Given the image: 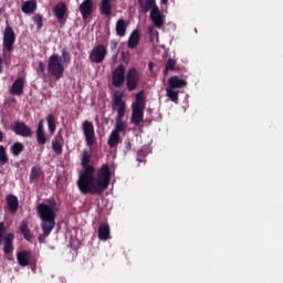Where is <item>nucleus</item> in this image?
<instances>
[{"label": "nucleus", "mask_w": 283, "mask_h": 283, "mask_svg": "<svg viewBox=\"0 0 283 283\" xmlns=\"http://www.w3.org/2000/svg\"><path fill=\"white\" fill-rule=\"evenodd\" d=\"M125 144H126V151L125 153H129V150H132V148H133V144H132L130 139H127L125 142Z\"/></svg>", "instance_id": "42"}, {"label": "nucleus", "mask_w": 283, "mask_h": 283, "mask_svg": "<svg viewBox=\"0 0 283 283\" xmlns=\"http://www.w3.org/2000/svg\"><path fill=\"white\" fill-rule=\"evenodd\" d=\"M154 66H155L154 62H148L149 71H154Z\"/></svg>", "instance_id": "46"}, {"label": "nucleus", "mask_w": 283, "mask_h": 283, "mask_svg": "<svg viewBox=\"0 0 283 283\" xmlns=\"http://www.w3.org/2000/svg\"><path fill=\"white\" fill-rule=\"evenodd\" d=\"M12 130L13 133H15V135H20L21 137H32L33 135V130L31 126H28L25 122H20V120L14 122L12 126Z\"/></svg>", "instance_id": "11"}, {"label": "nucleus", "mask_w": 283, "mask_h": 283, "mask_svg": "<svg viewBox=\"0 0 283 283\" xmlns=\"http://www.w3.org/2000/svg\"><path fill=\"white\" fill-rule=\"evenodd\" d=\"M176 60H174L172 57H168L166 65H165V70H164V75H167L169 71H178V69L176 67Z\"/></svg>", "instance_id": "33"}, {"label": "nucleus", "mask_w": 283, "mask_h": 283, "mask_svg": "<svg viewBox=\"0 0 283 283\" xmlns=\"http://www.w3.org/2000/svg\"><path fill=\"white\" fill-rule=\"evenodd\" d=\"M132 108H133V113H132L130 122L132 124H135V126H138L140 122H144V118H143L142 108H139L136 99L133 103Z\"/></svg>", "instance_id": "15"}, {"label": "nucleus", "mask_w": 283, "mask_h": 283, "mask_svg": "<svg viewBox=\"0 0 283 283\" xmlns=\"http://www.w3.org/2000/svg\"><path fill=\"white\" fill-rule=\"evenodd\" d=\"M25 146L23 142H14L12 146L10 147V151L14 157H18L21 155V153L24 150Z\"/></svg>", "instance_id": "29"}, {"label": "nucleus", "mask_w": 283, "mask_h": 283, "mask_svg": "<svg viewBox=\"0 0 283 283\" xmlns=\"http://www.w3.org/2000/svg\"><path fill=\"white\" fill-rule=\"evenodd\" d=\"M2 242H3V237H0V245H1Z\"/></svg>", "instance_id": "49"}, {"label": "nucleus", "mask_w": 283, "mask_h": 283, "mask_svg": "<svg viewBox=\"0 0 283 283\" xmlns=\"http://www.w3.org/2000/svg\"><path fill=\"white\" fill-rule=\"evenodd\" d=\"M115 122L117 126V135H120L122 132L126 130L127 122H124V116H116Z\"/></svg>", "instance_id": "32"}, {"label": "nucleus", "mask_w": 283, "mask_h": 283, "mask_svg": "<svg viewBox=\"0 0 283 283\" xmlns=\"http://www.w3.org/2000/svg\"><path fill=\"white\" fill-rule=\"evenodd\" d=\"M140 42V34L138 29H135L128 38V49H136Z\"/></svg>", "instance_id": "24"}, {"label": "nucleus", "mask_w": 283, "mask_h": 283, "mask_svg": "<svg viewBox=\"0 0 283 283\" xmlns=\"http://www.w3.org/2000/svg\"><path fill=\"white\" fill-rule=\"evenodd\" d=\"M6 202L8 205L10 212H18L19 210V199L17 195L10 193L6 196Z\"/></svg>", "instance_id": "19"}, {"label": "nucleus", "mask_w": 283, "mask_h": 283, "mask_svg": "<svg viewBox=\"0 0 283 283\" xmlns=\"http://www.w3.org/2000/svg\"><path fill=\"white\" fill-rule=\"evenodd\" d=\"M72 60L71 53H69L67 49H62V57L59 53H53L50 55L48 60V71L49 73L55 77V80H61L64 75L65 64H70Z\"/></svg>", "instance_id": "2"}, {"label": "nucleus", "mask_w": 283, "mask_h": 283, "mask_svg": "<svg viewBox=\"0 0 283 283\" xmlns=\"http://www.w3.org/2000/svg\"><path fill=\"white\" fill-rule=\"evenodd\" d=\"M0 164L3 166L4 164H9V157L6 147L0 145Z\"/></svg>", "instance_id": "38"}, {"label": "nucleus", "mask_w": 283, "mask_h": 283, "mask_svg": "<svg viewBox=\"0 0 283 283\" xmlns=\"http://www.w3.org/2000/svg\"><path fill=\"white\" fill-rule=\"evenodd\" d=\"M52 148L56 155H62L63 143L59 138L52 140Z\"/></svg>", "instance_id": "36"}, {"label": "nucleus", "mask_w": 283, "mask_h": 283, "mask_svg": "<svg viewBox=\"0 0 283 283\" xmlns=\"http://www.w3.org/2000/svg\"><path fill=\"white\" fill-rule=\"evenodd\" d=\"M115 31H116L117 35H119L120 38L126 35L127 24L123 18L117 20L116 25H115Z\"/></svg>", "instance_id": "27"}, {"label": "nucleus", "mask_w": 283, "mask_h": 283, "mask_svg": "<svg viewBox=\"0 0 283 283\" xmlns=\"http://www.w3.org/2000/svg\"><path fill=\"white\" fill-rule=\"evenodd\" d=\"M137 2L142 13H148V11L151 12L154 4H156V0H137Z\"/></svg>", "instance_id": "23"}, {"label": "nucleus", "mask_w": 283, "mask_h": 283, "mask_svg": "<svg viewBox=\"0 0 283 283\" xmlns=\"http://www.w3.org/2000/svg\"><path fill=\"white\" fill-rule=\"evenodd\" d=\"M99 11L104 15H107V17L112 15V12H113L112 0H102V2L99 3Z\"/></svg>", "instance_id": "25"}, {"label": "nucleus", "mask_w": 283, "mask_h": 283, "mask_svg": "<svg viewBox=\"0 0 283 283\" xmlns=\"http://www.w3.org/2000/svg\"><path fill=\"white\" fill-rule=\"evenodd\" d=\"M123 139L120 135H118L117 122L115 120V127L108 135L107 144L111 148H116L118 144H122Z\"/></svg>", "instance_id": "14"}, {"label": "nucleus", "mask_w": 283, "mask_h": 283, "mask_svg": "<svg viewBox=\"0 0 283 283\" xmlns=\"http://www.w3.org/2000/svg\"><path fill=\"white\" fill-rule=\"evenodd\" d=\"M150 20L154 22V24H155V27H157V29H161V27H164V24H165V18H164L159 7H157L156 0H155V4H153V7H151Z\"/></svg>", "instance_id": "12"}, {"label": "nucleus", "mask_w": 283, "mask_h": 283, "mask_svg": "<svg viewBox=\"0 0 283 283\" xmlns=\"http://www.w3.org/2000/svg\"><path fill=\"white\" fill-rule=\"evenodd\" d=\"M125 80H126L125 64H118L117 69L113 71V80H112L113 86H116L117 88H119L120 86H123Z\"/></svg>", "instance_id": "10"}, {"label": "nucleus", "mask_w": 283, "mask_h": 283, "mask_svg": "<svg viewBox=\"0 0 283 283\" xmlns=\"http://www.w3.org/2000/svg\"><path fill=\"white\" fill-rule=\"evenodd\" d=\"M147 155H148V148L146 146H143V148H139V150H137V161L139 163L145 161Z\"/></svg>", "instance_id": "39"}, {"label": "nucleus", "mask_w": 283, "mask_h": 283, "mask_svg": "<svg viewBox=\"0 0 283 283\" xmlns=\"http://www.w3.org/2000/svg\"><path fill=\"white\" fill-rule=\"evenodd\" d=\"M13 239H14L13 232H9V233L4 237L3 252H4L6 254H9L10 252H13V250H14Z\"/></svg>", "instance_id": "21"}, {"label": "nucleus", "mask_w": 283, "mask_h": 283, "mask_svg": "<svg viewBox=\"0 0 283 283\" xmlns=\"http://www.w3.org/2000/svg\"><path fill=\"white\" fill-rule=\"evenodd\" d=\"M98 237L99 239L106 241L107 239L111 238V228L108 226V223H101L98 230Z\"/></svg>", "instance_id": "26"}, {"label": "nucleus", "mask_w": 283, "mask_h": 283, "mask_svg": "<svg viewBox=\"0 0 283 283\" xmlns=\"http://www.w3.org/2000/svg\"><path fill=\"white\" fill-rule=\"evenodd\" d=\"M17 260L20 266H29L31 252L29 250H21L20 252H17Z\"/></svg>", "instance_id": "16"}, {"label": "nucleus", "mask_w": 283, "mask_h": 283, "mask_svg": "<svg viewBox=\"0 0 283 283\" xmlns=\"http://www.w3.org/2000/svg\"><path fill=\"white\" fill-rule=\"evenodd\" d=\"M15 39L17 36L14 30L12 29V27H10V24H7L3 33V49L9 51V53L13 51Z\"/></svg>", "instance_id": "7"}, {"label": "nucleus", "mask_w": 283, "mask_h": 283, "mask_svg": "<svg viewBox=\"0 0 283 283\" xmlns=\"http://www.w3.org/2000/svg\"><path fill=\"white\" fill-rule=\"evenodd\" d=\"M33 21L36 24V29H42V27H43V15L38 13V15H34Z\"/></svg>", "instance_id": "41"}, {"label": "nucleus", "mask_w": 283, "mask_h": 283, "mask_svg": "<svg viewBox=\"0 0 283 283\" xmlns=\"http://www.w3.org/2000/svg\"><path fill=\"white\" fill-rule=\"evenodd\" d=\"M166 94L169 97V99H171V102H175L176 104H178L179 102V91H175V88L172 86H169L166 88Z\"/></svg>", "instance_id": "31"}, {"label": "nucleus", "mask_w": 283, "mask_h": 283, "mask_svg": "<svg viewBox=\"0 0 283 283\" xmlns=\"http://www.w3.org/2000/svg\"><path fill=\"white\" fill-rule=\"evenodd\" d=\"M42 175V170L41 168H39L38 166H32L31 168V172H30V181H35L36 179H39Z\"/></svg>", "instance_id": "35"}, {"label": "nucleus", "mask_w": 283, "mask_h": 283, "mask_svg": "<svg viewBox=\"0 0 283 283\" xmlns=\"http://www.w3.org/2000/svg\"><path fill=\"white\" fill-rule=\"evenodd\" d=\"M38 214L41 219V228L43 230V234L44 237H49L53 228H55L56 226V214L53 206H51L50 203H39Z\"/></svg>", "instance_id": "3"}, {"label": "nucleus", "mask_w": 283, "mask_h": 283, "mask_svg": "<svg viewBox=\"0 0 283 283\" xmlns=\"http://www.w3.org/2000/svg\"><path fill=\"white\" fill-rule=\"evenodd\" d=\"M4 230H6L4 223H3V221H0V237H3Z\"/></svg>", "instance_id": "43"}, {"label": "nucleus", "mask_w": 283, "mask_h": 283, "mask_svg": "<svg viewBox=\"0 0 283 283\" xmlns=\"http://www.w3.org/2000/svg\"><path fill=\"white\" fill-rule=\"evenodd\" d=\"M46 122H48V126H49V130H50L51 135H54V133L56 130V122H55V117L52 113H50L48 115Z\"/></svg>", "instance_id": "34"}, {"label": "nucleus", "mask_w": 283, "mask_h": 283, "mask_svg": "<svg viewBox=\"0 0 283 283\" xmlns=\"http://www.w3.org/2000/svg\"><path fill=\"white\" fill-rule=\"evenodd\" d=\"M117 42H116V40H112V42H111V50L112 51H114L115 49H117Z\"/></svg>", "instance_id": "44"}, {"label": "nucleus", "mask_w": 283, "mask_h": 283, "mask_svg": "<svg viewBox=\"0 0 283 283\" xmlns=\"http://www.w3.org/2000/svg\"><path fill=\"white\" fill-rule=\"evenodd\" d=\"M23 91H24V80H23V77H18L12 83L10 93H11V95H22Z\"/></svg>", "instance_id": "17"}, {"label": "nucleus", "mask_w": 283, "mask_h": 283, "mask_svg": "<svg viewBox=\"0 0 283 283\" xmlns=\"http://www.w3.org/2000/svg\"><path fill=\"white\" fill-rule=\"evenodd\" d=\"M163 4H168L169 0H160Z\"/></svg>", "instance_id": "48"}, {"label": "nucleus", "mask_w": 283, "mask_h": 283, "mask_svg": "<svg viewBox=\"0 0 283 283\" xmlns=\"http://www.w3.org/2000/svg\"><path fill=\"white\" fill-rule=\"evenodd\" d=\"M187 80H182V77H179V75H172L168 80V85L172 88H182L184 86H187Z\"/></svg>", "instance_id": "20"}, {"label": "nucleus", "mask_w": 283, "mask_h": 283, "mask_svg": "<svg viewBox=\"0 0 283 283\" xmlns=\"http://www.w3.org/2000/svg\"><path fill=\"white\" fill-rule=\"evenodd\" d=\"M106 55H107V49L105 44H97V46H93L88 55V59L91 62L101 64L102 62H104Z\"/></svg>", "instance_id": "6"}, {"label": "nucleus", "mask_w": 283, "mask_h": 283, "mask_svg": "<svg viewBox=\"0 0 283 283\" xmlns=\"http://www.w3.org/2000/svg\"><path fill=\"white\" fill-rule=\"evenodd\" d=\"M78 9L82 18L87 20V18H90L94 11V0H83V2L78 6Z\"/></svg>", "instance_id": "13"}, {"label": "nucleus", "mask_w": 283, "mask_h": 283, "mask_svg": "<svg viewBox=\"0 0 283 283\" xmlns=\"http://www.w3.org/2000/svg\"><path fill=\"white\" fill-rule=\"evenodd\" d=\"M36 73H38V75H40V77H43V78L46 77L45 64H44V62L42 60L39 62V66L36 69Z\"/></svg>", "instance_id": "40"}, {"label": "nucleus", "mask_w": 283, "mask_h": 283, "mask_svg": "<svg viewBox=\"0 0 283 283\" xmlns=\"http://www.w3.org/2000/svg\"><path fill=\"white\" fill-rule=\"evenodd\" d=\"M81 165L83 171L80 172L77 178L78 189L83 195H101L106 190L112 181V170L108 164H103L97 170V176H95L96 168L91 164L90 150L84 149L82 153Z\"/></svg>", "instance_id": "1"}, {"label": "nucleus", "mask_w": 283, "mask_h": 283, "mask_svg": "<svg viewBox=\"0 0 283 283\" xmlns=\"http://www.w3.org/2000/svg\"><path fill=\"white\" fill-rule=\"evenodd\" d=\"M36 1L35 0H27L23 4H22V11L23 13H34V11H36Z\"/></svg>", "instance_id": "28"}, {"label": "nucleus", "mask_w": 283, "mask_h": 283, "mask_svg": "<svg viewBox=\"0 0 283 283\" xmlns=\"http://www.w3.org/2000/svg\"><path fill=\"white\" fill-rule=\"evenodd\" d=\"M20 232L23 234V237H24V239H27V241H31L33 234L29 228L28 219H22V221L20 223Z\"/></svg>", "instance_id": "22"}, {"label": "nucleus", "mask_w": 283, "mask_h": 283, "mask_svg": "<svg viewBox=\"0 0 283 283\" xmlns=\"http://www.w3.org/2000/svg\"><path fill=\"white\" fill-rule=\"evenodd\" d=\"M148 35H149V41L155 44L156 40L159 39V33L155 27H148Z\"/></svg>", "instance_id": "37"}, {"label": "nucleus", "mask_w": 283, "mask_h": 283, "mask_svg": "<svg viewBox=\"0 0 283 283\" xmlns=\"http://www.w3.org/2000/svg\"><path fill=\"white\" fill-rule=\"evenodd\" d=\"M124 91H115L113 94V111L117 112V116H125L127 104L124 99Z\"/></svg>", "instance_id": "4"}, {"label": "nucleus", "mask_w": 283, "mask_h": 283, "mask_svg": "<svg viewBox=\"0 0 283 283\" xmlns=\"http://www.w3.org/2000/svg\"><path fill=\"white\" fill-rule=\"evenodd\" d=\"M138 107L142 111V118L144 119V115H145V106H146V99L144 97V92L139 91V93H137L136 97H135Z\"/></svg>", "instance_id": "30"}, {"label": "nucleus", "mask_w": 283, "mask_h": 283, "mask_svg": "<svg viewBox=\"0 0 283 283\" xmlns=\"http://www.w3.org/2000/svg\"><path fill=\"white\" fill-rule=\"evenodd\" d=\"M36 142L38 144H46L48 137L44 130V119H40L36 128Z\"/></svg>", "instance_id": "18"}, {"label": "nucleus", "mask_w": 283, "mask_h": 283, "mask_svg": "<svg viewBox=\"0 0 283 283\" xmlns=\"http://www.w3.org/2000/svg\"><path fill=\"white\" fill-rule=\"evenodd\" d=\"M82 129L85 135V142L87 146H94L96 142V134H95V127L93 122H90V119H85L82 123Z\"/></svg>", "instance_id": "5"}, {"label": "nucleus", "mask_w": 283, "mask_h": 283, "mask_svg": "<svg viewBox=\"0 0 283 283\" xmlns=\"http://www.w3.org/2000/svg\"><path fill=\"white\" fill-rule=\"evenodd\" d=\"M53 13L55 18H57V22L61 28L65 27L66 24V13H67V4L66 2H57L53 9Z\"/></svg>", "instance_id": "9"}, {"label": "nucleus", "mask_w": 283, "mask_h": 283, "mask_svg": "<svg viewBox=\"0 0 283 283\" xmlns=\"http://www.w3.org/2000/svg\"><path fill=\"white\" fill-rule=\"evenodd\" d=\"M140 82V73L138 69H129L126 74V86L128 91H135Z\"/></svg>", "instance_id": "8"}, {"label": "nucleus", "mask_w": 283, "mask_h": 283, "mask_svg": "<svg viewBox=\"0 0 283 283\" xmlns=\"http://www.w3.org/2000/svg\"><path fill=\"white\" fill-rule=\"evenodd\" d=\"M60 139H63V136H62V135L60 136Z\"/></svg>", "instance_id": "50"}, {"label": "nucleus", "mask_w": 283, "mask_h": 283, "mask_svg": "<svg viewBox=\"0 0 283 283\" xmlns=\"http://www.w3.org/2000/svg\"><path fill=\"white\" fill-rule=\"evenodd\" d=\"M2 63H3V57H1V55H0V73H3Z\"/></svg>", "instance_id": "45"}, {"label": "nucleus", "mask_w": 283, "mask_h": 283, "mask_svg": "<svg viewBox=\"0 0 283 283\" xmlns=\"http://www.w3.org/2000/svg\"><path fill=\"white\" fill-rule=\"evenodd\" d=\"M3 139H4L3 130H0V142H3Z\"/></svg>", "instance_id": "47"}]
</instances>
